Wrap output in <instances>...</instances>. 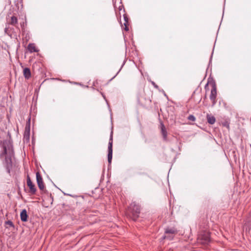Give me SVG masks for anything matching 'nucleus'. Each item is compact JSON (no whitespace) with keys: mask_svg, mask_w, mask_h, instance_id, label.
Returning <instances> with one entry per match:
<instances>
[{"mask_svg":"<svg viewBox=\"0 0 251 251\" xmlns=\"http://www.w3.org/2000/svg\"><path fill=\"white\" fill-rule=\"evenodd\" d=\"M27 185L29 188V192L32 194H35L36 192V188L29 176L27 178Z\"/></svg>","mask_w":251,"mask_h":251,"instance_id":"9","label":"nucleus"},{"mask_svg":"<svg viewBox=\"0 0 251 251\" xmlns=\"http://www.w3.org/2000/svg\"><path fill=\"white\" fill-rule=\"evenodd\" d=\"M13 28L10 27L9 26H6L4 29V32L6 34H7L10 37H12L11 32L13 30Z\"/></svg>","mask_w":251,"mask_h":251,"instance_id":"16","label":"nucleus"},{"mask_svg":"<svg viewBox=\"0 0 251 251\" xmlns=\"http://www.w3.org/2000/svg\"><path fill=\"white\" fill-rule=\"evenodd\" d=\"M151 84H152V85H153L155 88H158V86H157V85L155 83V82H154L152 81V82H151Z\"/></svg>","mask_w":251,"mask_h":251,"instance_id":"21","label":"nucleus"},{"mask_svg":"<svg viewBox=\"0 0 251 251\" xmlns=\"http://www.w3.org/2000/svg\"><path fill=\"white\" fill-rule=\"evenodd\" d=\"M217 90L215 85H213L211 90L210 99L212 102V105L214 106L216 103Z\"/></svg>","mask_w":251,"mask_h":251,"instance_id":"7","label":"nucleus"},{"mask_svg":"<svg viewBox=\"0 0 251 251\" xmlns=\"http://www.w3.org/2000/svg\"><path fill=\"white\" fill-rule=\"evenodd\" d=\"M118 74H119V72H117V73H116V75H117Z\"/></svg>","mask_w":251,"mask_h":251,"instance_id":"23","label":"nucleus"},{"mask_svg":"<svg viewBox=\"0 0 251 251\" xmlns=\"http://www.w3.org/2000/svg\"><path fill=\"white\" fill-rule=\"evenodd\" d=\"M246 226L249 227L250 229L251 228V212L250 213L247 219Z\"/></svg>","mask_w":251,"mask_h":251,"instance_id":"17","label":"nucleus"},{"mask_svg":"<svg viewBox=\"0 0 251 251\" xmlns=\"http://www.w3.org/2000/svg\"><path fill=\"white\" fill-rule=\"evenodd\" d=\"M30 119H29L28 123L26 124L24 134V140L26 142H28L30 138Z\"/></svg>","mask_w":251,"mask_h":251,"instance_id":"6","label":"nucleus"},{"mask_svg":"<svg viewBox=\"0 0 251 251\" xmlns=\"http://www.w3.org/2000/svg\"><path fill=\"white\" fill-rule=\"evenodd\" d=\"M206 119L207 122L210 125H213L215 123L216 119L214 116L211 115L207 114L206 115Z\"/></svg>","mask_w":251,"mask_h":251,"instance_id":"13","label":"nucleus"},{"mask_svg":"<svg viewBox=\"0 0 251 251\" xmlns=\"http://www.w3.org/2000/svg\"><path fill=\"white\" fill-rule=\"evenodd\" d=\"M118 74H119V72H117V73H116V75H117Z\"/></svg>","mask_w":251,"mask_h":251,"instance_id":"24","label":"nucleus"},{"mask_svg":"<svg viewBox=\"0 0 251 251\" xmlns=\"http://www.w3.org/2000/svg\"><path fill=\"white\" fill-rule=\"evenodd\" d=\"M36 176L37 183L38 187L41 190L43 191L45 189V186H44L42 177L39 172L36 173Z\"/></svg>","mask_w":251,"mask_h":251,"instance_id":"8","label":"nucleus"},{"mask_svg":"<svg viewBox=\"0 0 251 251\" xmlns=\"http://www.w3.org/2000/svg\"><path fill=\"white\" fill-rule=\"evenodd\" d=\"M118 74H119V72H117V73H116V75H117Z\"/></svg>","mask_w":251,"mask_h":251,"instance_id":"22","label":"nucleus"},{"mask_svg":"<svg viewBox=\"0 0 251 251\" xmlns=\"http://www.w3.org/2000/svg\"><path fill=\"white\" fill-rule=\"evenodd\" d=\"M198 242L203 245H207L210 242V234L208 231H202L198 235Z\"/></svg>","mask_w":251,"mask_h":251,"instance_id":"2","label":"nucleus"},{"mask_svg":"<svg viewBox=\"0 0 251 251\" xmlns=\"http://www.w3.org/2000/svg\"><path fill=\"white\" fill-rule=\"evenodd\" d=\"M132 214V218L135 220L138 217L140 213V207L135 202H132L128 209V212Z\"/></svg>","mask_w":251,"mask_h":251,"instance_id":"3","label":"nucleus"},{"mask_svg":"<svg viewBox=\"0 0 251 251\" xmlns=\"http://www.w3.org/2000/svg\"><path fill=\"white\" fill-rule=\"evenodd\" d=\"M160 128H161V133L163 136V140L165 141H167V135L168 133L166 127L162 122L160 123Z\"/></svg>","mask_w":251,"mask_h":251,"instance_id":"10","label":"nucleus"},{"mask_svg":"<svg viewBox=\"0 0 251 251\" xmlns=\"http://www.w3.org/2000/svg\"><path fill=\"white\" fill-rule=\"evenodd\" d=\"M3 152L0 154V157L5 156L4 166L8 173H10L12 166V157L14 155V151L11 143L8 141L2 143Z\"/></svg>","mask_w":251,"mask_h":251,"instance_id":"1","label":"nucleus"},{"mask_svg":"<svg viewBox=\"0 0 251 251\" xmlns=\"http://www.w3.org/2000/svg\"><path fill=\"white\" fill-rule=\"evenodd\" d=\"M17 22H18L17 18L15 16H13L11 18V21L9 23V24L13 25H15L16 24H17Z\"/></svg>","mask_w":251,"mask_h":251,"instance_id":"18","label":"nucleus"},{"mask_svg":"<svg viewBox=\"0 0 251 251\" xmlns=\"http://www.w3.org/2000/svg\"><path fill=\"white\" fill-rule=\"evenodd\" d=\"M188 119L189 120H191V121H195V120H196V118H195V117L193 115H190L188 117Z\"/></svg>","mask_w":251,"mask_h":251,"instance_id":"20","label":"nucleus"},{"mask_svg":"<svg viewBox=\"0 0 251 251\" xmlns=\"http://www.w3.org/2000/svg\"><path fill=\"white\" fill-rule=\"evenodd\" d=\"M177 233V230L175 227H167L165 229V234H169L165 235L163 237V239H168L171 240L173 239L174 235Z\"/></svg>","mask_w":251,"mask_h":251,"instance_id":"4","label":"nucleus"},{"mask_svg":"<svg viewBox=\"0 0 251 251\" xmlns=\"http://www.w3.org/2000/svg\"><path fill=\"white\" fill-rule=\"evenodd\" d=\"M27 214L26 209H23L20 213L21 220L23 222H26L27 220Z\"/></svg>","mask_w":251,"mask_h":251,"instance_id":"11","label":"nucleus"},{"mask_svg":"<svg viewBox=\"0 0 251 251\" xmlns=\"http://www.w3.org/2000/svg\"><path fill=\"white\" fill-rule=\"evenodd\" d=\"M5 225L13 227H14V225L13 222L10 220L6 221L5 222Z\"/></svg>","mask_w":251,"mask_h":251,"instance_id":"19","label":"nucleus"},{"mask_svg":"<svg viewBox=\"0 0 251 251\" xmlns=\"http://www.w3.org/2000/svg\"><path fill=\"white\" fill-rule=\"evenodd\" d=\"M112 131L111 133L110 137L109 139V141L108 143V155H107V158H108V161L109 164L111 163V160L112 159V152H113V150H112V144H113V137H112Z\"/></svg>","mask_w":251,"mask_h":251,"instance_id":"5","label":"nucleus"},{"mask_svg":"<svg viewBox=\"0 0 251 251\" xmlns=\"http://www.w3.org/2000/svg\"><path fill=\"white\" fill-rule=\"evenodd\" d=\"M24 75L26 79H29L31 76L30 70L28 68H25L23 71Z\"/></svg>","mask_w":251,"mask_h":251,"instance_id":"14","label":"nucleus"},{"mask_svg":"<svg viewBox=\"0 0 251 251\" xmlns=\"http://www.w3.org/2000/svg\"><path fill=\"white\" fill-rule=\"evenodd\" d=\"M124 21H125V23L124 24V25H125L124 29L126 31H128V30H129V28L128 27V18L127 17V16L125 14V15H124Z\"/></svg>","mask_w":251,"mask_h":251,"instance_id":"15","label":"nucleus"},{"mask_svg":"<svg viewBox=\"0 0 251 251\" xmlns=\"http://www.w3.org/2000/svg\"><path fill=\"white\" fill-rule=\"evenodd\" d=\"M27 49L30 52H36L38 51V50L36 49L34 44L30 43L28 45Z\"/></svg>","mask_w":251,"mask_h":251,"instance_id":"12","label":"nucleus"}]
</instances>
